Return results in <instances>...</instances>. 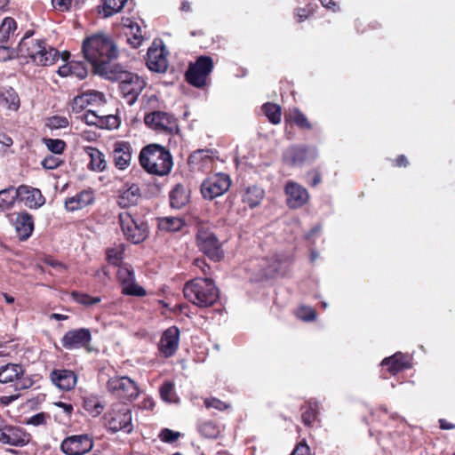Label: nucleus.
<instances>
[{
	"label": "nucleus",
	"mask_w": 455,
	"mask_h": 455,
	"mask_svg": "<svg viewBox=\"0 0 455 455\" xmlns=\"http://www.w3.org/2000/svg\"><path fill=\"white\" fill-rule=\"evenodd\" d=\"M44 142L47 148L55 155H60L66 147V143L59 139H44Z\"/></svg>",
	"instance_id": "42"
},
{
	"label": "nucleus",
	"mask_w": 455,
	"mask_h": 455,
	"mask_svg": "<svg viewBox=\"0 0 455 455\" xmlns=\"http://www.w3.org/2000/svg\"><path fill=\"white\" fill-rule=\"evenodd\" d=\"M46 125L51 129L65 128L68 125V121L64 116H54L48 118Z\"/></svg>",
	"instance_id": "46"
},
{
	"label": "nucleus",
	"mask_w": 455,
	"mask_h": 455,
	"mask_svg": "<svg viewBox=\"0 0 455 455\" xmlns=\"http://www.w3.org/2000/svg\"><path fill=\"white\" fill-rule=\"evenodd\" d=\"M61 160L55 156H48L42 161V166L47 170H53L59 167Z\"/></svg>",
	"instance_id": "51"
},
{
	"label": "nucleus",
	"mask_w": 455,
	"mask_h": 455,
	"mask_svg": "<svg viewBox=\"0 0 455 455\" xmlns=\"http://www.w3.org/2000/svg\"><path fill=\"white\" fill-rule=\"evenodd\" d=\"M93 201L92 194L89 191H82L75 196L68 197L65 201V207L68 211L74 212L83 209Z\"/></svg>",
	"instance_id": "27"
},
{
	"label": "nucleus",
	"mask_w": 455,
	"mask_h": 455,
	"mask_svg": "<svg viewBox=\"0 0 455 455\" xmlns=\"http://www.w3.org/2000/svg\"><path fill=\"white\" fill-rule=\"evenodd\" d=\"M297 316L304 321H312L315 318V311L310 307H300L297 312Z\"/></svg>",
	"instance_id": "48"
},
{
	"label": "nucleus",
	"mask_w": 455,
	"mask_h": 455,
	"mask_svg": "<svg viewBox=\"0 0 455 455\" xmlns=\"http://www.w3.org/2000/svg\"><path fill=\"white\" fill-rule=\"evenodd\" d=\"M212 162V151L206 149L194 151L188 159V165L192 170L202 172L210 169Z\"/></svg>",
	"instance_id": "23"
},
{
	"label": "nucleus",
	"mask_w": 455,
	"mask_h": 455,
	"mask_svg": "<svg viewBox=\"0 0 455 455\" xmlns=\"http://www.w3.org/2000/svg\"><path fill=\"white\" fill-rule=\"evenodd\" d=\"M119 89L124 98L127 99L128 104H133L138 96L144 89L146 83L137 74L129 72L119 76Z\"/></svg>",
	"instance_id": "12"
},
{
	"label": "nucleus",
	"mask_w": 455,
	"mask_h": 455,
	"mask_svg": "<svg viewBox=\"0 0 455 455\" xmlns=\"http://www.w3.org/2000/svg\"><path fill=\"white\" fill-rule=\"evenodd\" d=\"M30 32L19 44V52L23 57L30 58L36 65L51 66L60 58V52L54 47L48 45L45 41L34 42L29 40Z\"/></svg>",
	"instance_id": "4"
},
{
	"label": "nucleus",
	"mask_w": 455,
	"mask_h": 455,
	"mask_svg": "<svg viewBox=\"0 0 455 455\" xmlns=\"http://www.w3.org/2000/svg\"><path fill=\"white\" fill-rule=\"evenodd\" d=\"M283 157L285 162L291 165H300L308 158H315V152L314 149L307 148L291 147L285 151Z\"/></svg>",
	"instance_id": "24"
},
{
	"label": "nucleus",
	"mask_w": 455,
	"mask_h": 455,
	"mask_svg": "<svg viewBox=\"0 0 455 455\" xmlns=\"http://www.w3.org/2000/svg\"><path fill=\"white\" fill-rule=\"evenodd\" d=\"M93 447L92 440L87 435H72L63 440L61 451L67 455H84Z\"/></svg>",
	"instance_id": "14"
},
{
	"label": "nucleus",
	"mask_w": 455,
	"mask_h": 455,
	"mask_svg": "<svg viewBox=\"0 0 455 455\" xmlns=\"http://www.w3.org/2000/svg\"><path fill=\"white\" fill-rule=\"evenodd\" d=\"M22 365L18 363H7L0 366V383H16L24 375Z\"/></svg>",
	"instance_id": "26"
},
{
	"label": "nucleus",
	"mask_w": 455,
	"mask_h": 455,
	"mask_svg": "<svg viewBox=\"0 0 455 455\" xmlns=\"http://www.w3.org/2000/svg\"><path fill=\"white\" fill-rule=\"evenodd\" d=\"M46 416L44 413H37L31 418H29L27 421L28 424L33 425V426H39L45 423Z\"/></svg>",
	"instance_id": "57"
},
{
	"label": "nucleus",
	"mask_w": 455,
	"mask_h": 455,
	"mask_svg": "<svg viewBox=\"0 0 455 455\" xmlns=\"http://www.w3.org/2000/svg\"><path fill=\"white\" fill-rule=\"evenodd\" d=\"M124 247L123 244H119L116 247L109 248L107 250V259L109 264L119 266L124 258Z\"/></svg>",
	"instance_id": "36"
},
{
	"label": "nucleus",
	"mask_w": 455,
	"mask_h": 455,
	"mask_svg": "<svg viewBox=\"0 0 455 455\" xmlns=\"http://www.w3.org/2000/svg\"><path fill=\"white\" fill-rule=\"evenodd\" d=\"M160 436L164 442L172 443L179 438L180 433L165 428L162 430Z\"/></svg>",
	"instance_id": "54"
},
{
	"label": "nucleus",
	"mask_w": 455,
	"mask_h": 455,
	"mask_svg": "<svg viewBox=\"0 0 455 455\" xmlns=\"http://www.w3.org/2000/svg\"><path fill=\"white\" fill-rule=\"evenodd\" d=\"M84 121L89 125H95L100 128L105 127V120L103 116H99L93 111H88L84 115Z\"/></svg>",
	"instance_id": "44"
},
{
	"label": "nucleus",
	"mask_w": 455,
	"mask_h": 455,
	"mask_svg": "<svg viewBox=\"0 0 455 455\" xmlns=\"http://www.w3.org/2000/svg\"><path fill=\"white\" fill-rule=\"evenodd\" d=\"M264 197V190L257 186L248 187L243 195V203L251 208L258 206Z\"/></svg>",
	"instance_id": "32"
},
{
	"label": "nucleus",
	"mask_w": 455,
	"mask_h": 455,
	"mask_svg": "<svg viewBox=\"0 0 455 455\" xmlns=\"http://www.w3.org/2000/svg\"><path fill=\"white\" fill-rule=\"evenodd\" d=\"M315 418L316 411L312 405L302 414V421L306 426H310L315 421Z\"/></svg>",
	"instance_id": "53"
},
{
	"label": "nucleus",
	"mask_w": 455,
	"mask_h": 455,
	"mask_svg": "<svg viewBox=\"0 0 455 455\" xmlns=\"http://www.w3.org/2000/svg\"><path fill=\"white\" fill-rule=\"evenodd\" d=\"M45 263L60 271H63L65 269V266L61 262H60L52 258L45 259Z\"/></svg>",
	"instance_id": "61"
},
{
	"label": "nucleus",
	"mask_w": 455,
	"mask_h": 455,
	"mask_svg": "<svg viewBox=\"0 0 455 455\" xmlns=\"http://www.w3.org/2000/svg\"><path fill=\"white\" fill-rule=\"evenodd\" d=\"M147 66L155 72L164 73L168 68L167 52L164 46L157 47L155 44L148 49Z\"/></svg>",
	"instance_id": "16"
},
{
	"label": "nucleus",
	"mask_w": 455,
	"mask_h": 455,
	"mask_svg": "<svg viewBox=\"0 0 455 455\" xmlns=\"http://www.w3.org/2000/svg\"><path fill=\"white\" fill-rule=\"evenodd\" d=\"M287 204L290 208H299L303 206L309 198L307 190L299 184L289 181L285 186Z\"/></svg>",
	"instance_id": "17"
},
{
	"label": "nucleus",
	"mask_w": 455,
	"mask_h": 455,
	"mask_svg": "<svg viewBox=\"0 0 455 455\" xmlns=\"http://www.w3.org/2000/svg\"><path fill=\"white\" fill-rule=\"evenodd\" d=\"M113 160L119 170L126 169L132 161V147L128 142L117 141L114 144Z\"/></svg>",
	"instance_id": "22"
},
{
	"label": "nucleus",
	"mask_w": 455,
	"mask_h": 455,
	"mask_svg": "<svg viewBox=\"0 0 455 455\" xmlns=\"http://www.w3.org/2000/svg\"><path fill=\"white\" fill-rule=\"evenodd\" d=\"M107 419L108 428L113 433L123 430L130 434L133 430L132 411L125 404L118 403L114 405L108 412Z\"/></svg>",
	"instance_id": "7"
},
{
	"label": "nucleus",
	"mask_w": 455,
	"mask_h": 455,
	"mask_svg": "<svg viewBox=\"0 0 455 455\" xmlns=\"http://www.w3.org/2000/svg\"><path fill=\"white\" fill-rule=\"evenodd\" d=\"M290 118L296 125L301 129L310 130L312 128V125L307 120V116L299 109H294L290 114Z\"/></svg>",
	"instance_id": "41"
},
{
	"label": "nucleus",
	"mask_w": 455,
	"mask_h": 455,
	"mask_svg": "<svg viewBox=\"0 0 455 455\" xmlns=\"http://www.w3.org/2000/svg\"><path fill=\"white\" fill-rule=\"evenodd\" d=\"M85 151L90 157L88 167L95 172H103L107 167V161L104 154L92 147H87Z\"/></svg>",
	"instance_id": "30"
},
{
	"label": "nucleus",
	"mask_w": 455,
	"mask_h": 455,
	"mask_svg": "<svg viewBox=\"0 0 455 455\" xmlns=\"http://www.w3.org/2000/svg\"><path fill=\"white\" fill-rule=\"evenodd\" d=\"M82 52L84 59L94 69L117 57L116 46L108 36L103 35H94L85 38Z\"/></svg>",
	"instance_id": "1"
},
{
	"label": "nucleus",
	"mask_w": 455,
	"mask_h": 455,
	"mask_svg": "<svg viewBox=\"0 0 455 455\" xmlns=\"http://www.w3.org/2000/svg\"><path fill=\"white\" fill-rule=\"evenodd\" d=\"M184 225V222L180 218L175 217H166L160 219L159 220V228L161 230H165L168 232H174L180 230Z\"/></svg>",
	"instance_id": "34"
},
{
	"label": "nucleus",
	"mask_w": 455,
	"mask_h": 455,
	"mask_svg": "<svg viewBox=\"0 0 455 455\" xmlns=\"http://www.w3.org/2000/svg\"><path fill=\"white\" fill-rule=\"evenodd\" d=\"M29 435L21 428L6 426L0 428V443L12 446H22L28 443Z\"/></svg>",
	"instance_id": "19"
},
{
	"label": "nucleus",
	"mask_w": 455,
	"mask_h": 455,
	"mask_svg": "<svg viewBox=\"0 0 455 455\" xmlns=\"http://www.w3.org/2000/svg\"><path fill=\"white\" fill-rule=\"evenodd\" d=\"M185 298L200 307L212 306L219 299V290L210 278H195L183 288Z\"/></svg>",
	"instance_id": "3"
},
{
	"label": "nucleus",
	"mask_w": 455,
	"mask_h": 455,
	"mask_svg": "<svg viewBox=\"0 0 455 455\" xmlns=\"http://www.w3.org/2000/svg\"><path fill=\"white\" fill-rule=\"evenodd\" d=\"M189 201V193L181 184H177L170 193V204L172 208L180 209Z\"/></svg>",
	"instance_id": "29"
},
{
	"label": "nucleus",
	"mask_w": 455,
	"mask_h": 455,
	"mask_svg": "<svg viewBox=\"0 0 455 455\" xmlns=\"http://www.w3.org/2000/svg\"><path fill=\"white\" fill-rule=\"evenodd\" d=\"M144 122L148 127L157 132L172 135L179 132L177 118L166 112L154 111L147 114L144 117Z\"/></svg>",
	"instance_id": "8"
},
{
	"label": "nucleus",
	"mask_w": 455,
	"mask_h": 455,
	"mask_svg": "<svg viewBox=\"0 0 455 455\" xmlns=\"http://www.w3.org/2000/svg\"><path fill=\"white\" fill-rule=\"evenodd\" d=\"M179 340L180 330L176 326H172L163 333L158 345L159 350L165 357H170L177 351Z\"/></svg>",
	"instance_id": "18"
},
{
	"label": "nucleus",
	"mask_w": 455,
	"mask_h": 455,
	"mask_svg": "<svg viewBox=\"0 0 455 455\" xmlns=\"http://www.w3.org/2000/svg\"><path fill=\"white\" fill-rule=\"evenodd\" d=\"M95 276H97L101 281H105L107 278H108V271L107 267H103L100 269L97 270L95 273Z\"/></svg>",
	"instance_id": "64"
},
{
	"label": "nucleus",
	"mask_w": 455,
	"mask_h": 455,
	"mask_svg": "<svg viewBox=\"0 0 455 455\" xmlns=\"http://www.w3.org/2000/svg\"><path fill=\"white\" fill-rule=\"evenodd\" d=\"M58 73L61 76H72V63L60 67Z\"/></svg>",
	"instance_id": "62"
},
{
	"label": "nucleus",
	"mask_w": 455,
	"mask_h": 455,
	"mask_svg": "<svg viewBox=\"0 0 455 455\" xmlns=\"http://www.w3.org/2000/svg\"><path fill=\"white\" fill-rule=\"evenodd\" d=\"M231 185L228 175L216 173L208 177L201 185V193L204 199L213 200L226 193Z\"/></svg>",
	"instance_id": "10"
},
{
	"label": "nucleus",
	"mask_w": 455,
	"mask_h": 455,
	"mask_svg": "<svg viewBox=\"0 0 455 455\" xmlns=\"http://www.w3.org/2000/svg\"><path fill=\"white\" fill-rule=\"evenodd\" d=\"M199 430L202 435L208 438H213L217 436L218 431L215 426L211 422H206L202 424L199 427Z\"/></svg>",
	"instance_id": "50"
},
{
	"label": "nucleus",
	"mask_w": 455,
	"mask_h": 455,
	"mask_svg": "<svg viewBox=\"0 0 455 455\" xmlns=\"http://www.w3.org/2000/svg\"><path fill=\"white\" fill-rule=\"evenodd\" d=\"M108 390L114 395L124 399H134L139 395L137 384L128 377L115 376L107 383Z\"/></svg>",
	"instance_id": "11"
},
{
	"label": "nucleus",
	"mask_w": 455,
	"mask_h": 455,
	"mask_svg": "<svg viewBox=\"0 0 455 455\" xmlns=\"http://www.w3.org/2000/svg\"><path fill=\"white\" fill-rule=\"evenodd\" d=\"M19 199L18 189L9 188L0 191V208L4 211L11 209Z\"/></svg>",
	"instance_id": "33"
},
{
	"label": "nucleus",
	"mask_w": 455,
	"mask_h": 455,
	"mask_svg": "<svg viewBox=\"0 0 455 455\" xmlns=\"http://www.w3.org/2000/svg\"><path fill=\"white\" fill-rule=\"evenodd\" d=\"M196 242L199 250L213 261H220L224 257V252L219 239L213 232L204 227H200L196 235Z\"/></svg>",
	"instance_id": "6"
},
{
	"label": "nucleus",
	"mask_w": 455,
	"mask_h": 455,
	"mask_svg": "<svg viewBox=\"0 0 455 455\" xmlns=\"http://www.w3.org/2000/svg\"><path fill=\"white\" fill-rule=\"evenodd\" d=\"M127 42L133 48H139L143 42L142 34H134L133 36L127 37Z\"/></svg>",
	"instance_id": "58"
},
{
	"label": "nucleus",
	"mask_w": 455,
	"mask_h": 455,
	"mask_svg": "<svg viewBox=\"0 0 455 455\" xmlns=\"http://www.w3.org/2000/svg\"><path fill=\"white\" fill-rule=\"evenodd\" d=\"M19 200L29 208H38L44 204V198L39 189L21 185L18 188Z\"/></svg>",
	"instance_id": "21"
},
{
	"label": "nucleus",
	"mask_w": 455,
	"mask_h": 455,
	"mask_svg": "<svg viewBox=\"0 0 455 455\" xmlns=\"http://www.w3.org/2000/svg\"><path fill=\"white\" fill-rule=\"evenodd\" d=\"M33 384V381L29 378L20 377L14 384L15 390H22L29 388Z\"/></svg>",
	"instance_id": "56"
},
{
	"label": "nucleus",
	"mask_w": 455,
	"mask_h": 455,
	"mask_svg": "<svg viewBox=\"0 0 455 455\" xmlns=\"http://www.w3.org/2000/svg\"><path fill=\"white\" fill-rule=\"evenodd\" d=\"M127 0H104L105 16L108 17L120 12Z\"/></svg>",
	"instance_id": "40"
},
{
	"label": "nucleus",
	"mask_w": 455,
	"mask_h": 455,
	"mask_svg": "<svg viewBox=\"0 0 455 455\" xmlns=\"http://www.w3.org/2000/svg\"><path fill=\"white\" fill-rule=\"evenodd\" d=\"M161 398L167 403H177L178 398L172 382H164L160 387Z\"/></svg>",
	"instance_id": "38"
},
{
	"label": "nucleus",
	"mask_w": 455,
	"mask_h": 455,
	"mask_svg": "<svg viewBox=\"0 0 455 455\" xmlns=\"http://www.w3.org/2000/svg\"><path fill=\"white\" fill-rule=\"evenodd\" d=\"M105 120V127L112 128V127H117V119L114 116H103Z\"/></svg>",
	"instance_id": "63"
},
{
	"label": "nucleus",
	"mask_w": 455,
	"mask_h": 455,
	"mask_svg": "<svg viewBox=\"0 0 455 455\" xmlns=\"http://www.w3.org/2000/svg\"><path fill=\"white\" fill-rule=\"evenodd\" d=\"M111 61L112 60H109V62L100 65L95 68V72L108 80L120 81L121 78L119 76L123 74H128L129 72L124 70L122 66L113 64Z\"/></svg>",
	"instance_id": "28"
},
{
	"label": "nucleus",
	"mask_w": 455,
	"mask_h": 455,
	"mask_svg": "<svg viewBox=\"0 0 455 455\" xmlns=\"http://www.w3.org/2000/svg\"><path fill=\"white\" fill-rule=\"evenodd\" d=\"M119 222L125 238L134 244L144 242L148 236V224L139 216L124 212L119 214Z\"/></svg>",
	"instance_id": "5"
},
{
	"label": "nucleus",
	"mask_w": 455,
	"mask_h": 455,
	"mask_svg": "<svg viewBox=\"0 0 455 455\" xmlns=\"http://www.w3.org/2000/svg\"><path fill=\"white\" fill-rule=\"evenodd\" d=\"M262 109L272 124H277L281 122L282 113L281 108L278 105L273 103H266L263 105Z\"/></svg>",
	"instance_id": "35"
},
{
	"label": "nucleus",
	"mask_w": 455,
	"mask_h": 455,
	"mask_svg": "<svg viewBox=\"0 0 455 455\" xmlns=\"http://www.w3.org/2000/svg\"><path fill=\"white\" fill-rule=\"evenodd\" d=\"M71 1L72 0H52L53 6L60 11H67L70 6Z\"/></svg>",
	"instance_id": "59"
},
{
	"label": "nucleus",
	"mask_w": 455,
	"mask_h": 455,
	"mask_svg": "<svg viewBox=\"0 0 455 455\" xmlns=\"http://www.w3.org/2000/svg\"><path fill=\"white\" fill-rule=\"evenodd\" d=\"M92 339L89 329L81 328L68 331L61 339V344L66 349L87 347Z\"/></svg>",
	"instance_id": "15"
},
{
	"label": "nucleus",
	"mask_w": 455,
	"mask_h": 455,
	"mask_svg": "<svg viewBox=\"0 0 455 455\" xmlns=\"http://www.w3.org/2000/svg\"><path fill=\"white\" fill-rule=\"evenodd\" d=\"M381 365L383 367V377L387 378L386 376L385 371H388L391 375H396L398 372V358L397 353L394 354L392 356L388 358H385Z\"/></svg>",
	"instance_id": "39"
},
{
	"label": "nucleus",
	"mask_w": 455,
	"mask_h": 455,
	"mask_svg": "<svg viewBox=\"0 0 455 455\" xmlns=\"http://www.w3.org/2000/svg\"><path fill=\"white\" fill-rule=\"evenodd\" d=\"M16 232L21 240H27L34 230L33 218L28 212L19 213L15 219Z\"/></svg>",
	"instance_id": "25"
},
{
	"label": "nucleus",
	"mask_w": 455,
	"mask_h": 455,
	"mask_svg": "<svg viewBox=\"0 0 455 455\" xmlns=\"http://www.w3.org/2000/svg\"><path fill=\"white\" fill-rule=\"evenodd\" d=\"M213 61L211 57L201 56L196 63L191 64L186 72L187 81L197 87L201 88L205 84L206 78L212 71Z\"/></svg>",
	"instance_id": "9"
},
{
	"label": "nucleus",
	"mask_w": 455,
	"mask_h": 455,
	"mask_svg": "<svg viewBox=\"0 0 455 455\" xmlns=\"http://www.w3.org/2000/svg\"><path fill=\"white\" fill-rule=\"evenodd\" d=\"M117 279L122 286V293L128 296L143 297L146 291L135 282L133 269L129 266H120Z\"/></svg>",
	"instance_id": "13"
},
{
	"label": "nucleus",
	"mask_w": 455,
	"mask_h": 455,
	"mask_svg": "<svg viewBox=\"0 0 455 455\" xmlns=\"http://www.w3.org/2000/svg\"><path fill=\"white\" fill-rule=\"evenodd\" d=\"M204 404L207 408H214L219 411H223L228 408V405L217 398L205 399Z\"/></svg>",
	"instance_id": "52"
},
{
	"label": "nucleus",
	"mask_w": 455,
	"mask_h": 455,
	"mask_svg": "<svg viewBox=\"0 0 455 455\" xmlns=\"http://www.w3.org/2000/svg\"><path fill=\"white\" fill-rule=\"evenodd\" d=\"M140 197V189L138 185L132 184L128 188L122 191L118 204L122 207L136 204Z\"/></svg>",
	"instance_id": "31"
},
{
	"label": "nucleus",
	"mask_w": 455,
	"mask_h": 455,
	"mask_svg": "<svg viewBox=\"0 0 455 455\" xmlns=\"http://www.w3.org/2000/svg\"><path fill=\"white\" fill-rule=\"evenodd\" d=\"M72 297L80 304L85 305V306H91L97 304L100 301V297H91L88 294L85 293H79L77 291L72 292Z\"/></svg>",
	"instance_id": "43"
},
{
	"label": "nucleus",
	"mask_w": 455,
	"mask_h": 455,
	"mask_svg": "<svg viewBox=\"0 0 455 455\" xmlns=\"http://www.w3.org/2000/svg\"><path fill=\"white\" fill-rule=\"evenodd\" d=\"M16 29V22L12 18H5L0 26V43L6 42L10 34Z\"/></svg>",
	"instance_id": "37"
},
{
	"label": "nucleus",
	"mask_w": 455,
	"mask_h": 455,
	"mask_svg": "<svg viewBox=\"0 0 455 455\" xmlns=\"http://www.w3.org/2000/svg\"><path fill=\"white\" fill-rule=\"evenodd\" d=\"M72 63V76L82 80L88 75V70L85 65L80 61H71Z\"/></svg>",
	"instance_id": "45"
},
{
	"label": "nucleus",
	"mask_w": 455,
	"mask_h": 455,
	"mask_svg": "<svg viewBox=\"0 0 455 455\" xmlns=\"http://www.w3.org/2000/svg\"><path fill=\"white\" fill-rule=\"evenodd\" d=\"M140 163L145 171L157 176L169 174L173 166L170 151L158 144L143 148L140 153Z\"/></svg>",
	"instance_id": "2"
},
{
	"label": "nucleus",
	"mask_w": 455,
	"mask_h": 455,
	"mask_svg": "<svg viewBox=\"0 0 455 455\" xmlns=\"http://www.w3.org/2000/svg\"><path fill=\"white\" fill-rule=\"evenodd\" d=\"M52 383L60 390L68 391L77 382V377L74 371L66 369H56L50 373Z\"/></svg>",
	"instance_id": "20"
},
{
	"label": "nucleus",
	"mask_w": 455,
	"mask_h": 455,
	"mask_svg": "<svg viewBox=\"0 0 455 455\" xmlns=\"http://www.w3.org/2000/svg\"><path fill=\"white\" fill-rule=\"evenodd\" d=\"M88 105V96L81 94L74 98L71 108L72 111L78 113L84 109Z\"/></svg>",
	"instance_id": "47"
},
{
	"label": "nucleus",
	"mask_w": 455,
	"mask_h": 455,
	"mask_svg": "<svg viewBox=\"0 0 455 455\" xmlns=\"http://www.w3.org/2000/svg\"><path fill=\"white\" fill-rule=\"evenodd\" d=\"M5 100L9 104L10 109L17 110L19 108L20 99L13 90H9L6 92Z\"/></svg>",
	"instance_id": "49"
},
{
	"label": "nucleus",
	"mask_w": 455,
	"mask_h": 455,
	"mask_svg": "<svg viewBox=\"0 0 455 455\" xmlns=\"http://www.w3.org/2000/svg\"><path fill=\"white\" fill-rule=\"evenodd\" d=\"M84 95L88 96V104H92V102H96L101 100L102 94L99 92H87L83 93Z\"/></svg>",
	"instance_id": "60"
},
{
	"label": "nucleus",
	"mask_w": 455,
	"mask_h": 455,
	"mask_svg": "<svg viewBox=\"0 0 455 455\" xmlns=\"http://www.w3.org/2000/svg\"><path fill=\"white\" fill-rule=\"evenodd\" d=\"M291 455H311L310 448L306 442L299 443Z\"/></svg>",
	"instance_id": "55"
}]
</instances>
